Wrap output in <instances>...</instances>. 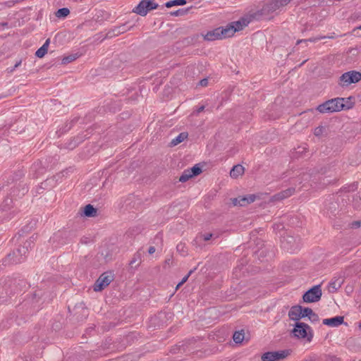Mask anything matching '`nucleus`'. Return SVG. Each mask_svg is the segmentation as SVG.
<instances>
[{
  "label": "nucleus",
  "mask_w": 361,
  "mask_h": 361,
  "mask_svg": "<svg viewBox=\"0 0 361 361\" xmlns=\"http://www.w3.org/2000/svg\"><path fill=\"white\" fill-rule=\"evenodd\" d=\"M249 23L250 21L247 18H240L237 21L228 24L225 27H219L207 32L204 39L208 41H214L232 37L236 32L242 30Z\"/></svg>",
  "instance_id": "obj_1"
},
{
  "label": "nucleus",
  "mask_w": 361,
  "mask_h": 361,
  "mask_svg": "<svg viewBox=\"0 0 361 361\" xmlns=\"http://www.w3.org/2000/svg\"><path fill=\"white\" fill-rule=\"evenodd\" d=\"M344 107L343 98L330 99L317 107V110L322 114L339 111Z\"/></svg>",
  "instance_id": "obj_2"
},
{
  "label": "nucleus",
  "mask_w": 361,
  "mask_h": 361,
  "mask_svg": "<svg viewBox=\"0 0 361 361\" xmlns=\"http://www.w3.org/2000/svg\"><path fill=\"white\" fill-rule=\"evenodd\" d=\"M159 5L154 0H141L133 11L140 16H145L149 11L157 8Z\"/></svg>",
  "instance_id": "obj_3"
},
{
  "label": "nucleus",
  "mask_w": 361,
  "mask_h": 361,
  "mask_svg": "<svg viewBox=\"0 0 361 361\" xmlns=\"http://www.w3.org/2000/svg\"><path fill=\"white\" fill-rule=\"evenodd\" d=\"M361 80V73L355 71L346 72L340 77V85L347 87L352 83H356Z\"/></svg>",
  "instance_id": "obj_4"
},
{
  "label": "nucleus",
  "mask_w": 361,
  "mask_h": 361,
  "mask_svg": "<svg viewBox=\"0 0 361 361\" xmlns=\"http://www.w3.org/2000/svg\"><path fill=\"white\" fill-rule=\"evenodd\" d=\"M310 330V327L307 324L302 322H296L293 330V334L295 337L300 338H306L307 341H310L312 338V335L308 332Z\"/></svg>",
  "instance_id": "obj_5"
},
{
  "label": "nucleus",
  "mask_w": 361,
  "mask_h": 361,
  "mask_svg": "<svg viewBox=\"0 0 361 361\" xmlns=\"http://www.w3.org/2000/svg\"><path fill=\"white\" fill-rule=\"evenodd\" d=\"M290 354L289 350H283L279 351L267 352L262 355V361H279Z\"/></svg>",
  "instance_id": "obj_6"
},
{
  "label": "nucleus",
  "mask_w": 361,
  "mask_h": 361,
  "mask_svg": "<svg viewBox=\"0 0 361 361\" xmlns=\"http://www.w3.org/2000/svg\"><path fill=\"white\" fill-rule=\"evenodd\" d=\"M114 276L111 273H104L102 274L99 279L96 281L94 286V291H101L104 288L108 286L109 283L113 281Z\"/></svg>",
  "instance_id": "obj_7"
},
{
  "label": "nucleus",
  "mask_w": 361,
  "mask_h": 361,
  "mask_svg": "<svg viewBox=\"0 0 361 361\" xmlns=\"http://www.w3.org/2000/svg\"><path fill=\"white\" fill-rule=\"evenodd\" d=\"M322 297V290L319 286H315L303 295V300L305 302H317Z\"/></svg>",
  "instance_id": "obj_8"
},
{
  "label": "nucleus",
  "mask_w": 361,
  "mask_h": 361,
  "mask_svg": "<svg viewBox=\"0 0 361 361\" xmlns=\"http://www.w3.org/2000/svg\"><path fill=\"white\" fill-rule=\"evenodd\" d=\"M28 250L26 246L18 247L16 251H14L12 255L8 256V259L13 264L21 263L24 261Z\"/></svg>",
  "instance_id": "obj_9"
},
{
  "label": "nucleus",
  "mask_w": 361,
  "mask_h": 361,
  "mask_svg": "<svg viewBox=\"0 0 361 361\" xmlns=\"http://www.w3.org/2000/svg\"><path fill=\"white\" fill-rule=\"evenodd\" d=\"M290 1L291 0H272L264 6L263 11L268 13H273L288 4Z\"/></svg>",
  "instance_id": "obj_10"
},
{
  "label": "nucleus",
  "mask_w": 361,
  "mask_h": 361,
  "mask_svg": "<svg viewBox=\"0 0 361 361\" xmlns=\"http://www.w3.org/2000/svg\"><path fill=\"white\" fill-rule=\"evenodd\" d=\"M343 317L336 316L332 318L324 319L323 320V324L329 326L336 327L343 324Z\"/></svg>",
  "instance_id": "obj_11"
},
{
  "label": "nucleus",
  "mask_w": 361,
  "mask_h": 361,
  "mask_svg": "<svg viewBox=\"0 0 361 361\" xmlns=\"http://www.w3.org/2000/svg\"><path fill=\"white\" fill-rule=\"evenodd\" d=\"M288 316L291 320L298 321L302 318V306L298 305L292 307L288 312Z\"/></svg>",
  "instance_id": "obj_12"
},
{
  "label": "nucleus",
  "mask_w": 361,
  "mask_h": 361,
  "mask_svg": "<svg viewBox=\"0 0 361 361\" xmlns=\"http://www.w3.org/2000/svg\"><path fill=\"white\" fill-rule=\"evenodd\" d=\"M343 280L341 279H336L331 280L328 286V290L330 293H334L341 287Z\"/></svg>",
  "instance_id": "obj_13"
},
{
  "label": "nucleus",
  "mask_w": 361,
  "mask_h": 361,
  "mask_svg": "<svg viewBox=\"0 0 361 361\" xmlns=\"http://www.w3.org/2000/svg\"><path fill=\"white\" fill-rule=\"evenodd\" d=\"M295 190L293 188H288L283 190L274 196V200H281L291 196L294 193Z\"/></svg>",
  "instance_id": "obj_14"
},
{
  "label": "nucleus",
  "mask_w": 361,
  "mask_h": 361,
  "mask_svg": "<svg viewBox=\"0 0 361 361\" xmlns=\"http://www.w3.org/2000/svg\"><path fill=\"white\" fill-rule=\"evenodd\" d=\"M50 40L49 39H47L44 44L39 48L37 51L35 52V55L38 58H42L45 56V54L47 53L48 47L49 45Z\"/></svg>",
  "instance_id": "obj_15"
},
{
  "label": "nucleus",
  "mask_w": 361,
  "mask_h": 361,
  "mask_svg": "<svg viewBox=\"0 0 361 361\" xmlns=\"http://www.w3.org/2000/svg\"><path fill=\"white\" fill-rule=\"evenodd\" d=\"M244 173V167L242 165H236L233 167L230 171V176L232 178H238Z\"/></svg>",
  "instance_id": "obj_16"
},
{
  "label": "nucleus",
  "mask_w": 361,
  "mask_h": 361,
  "mask_svg": "<svg viewBox=\"0 0 361 361\" xmlns=\"http://www.w3.org/2000/svg\"><path fill=\"white\" fill-rule=\"evenodd\" d=\"M97 213V209L91 204H87L84 208V214L87 216H95Z\"/></svg>",
  "instance_id": "obj_17"
},
{
  "label": "nucleus",
  "mask_w": 361,
  "mask_h": 361,
  "mask_svg": "<svg viewBox=\"0 0 361 361\" xmlns=\"http://www.w3.org/2000/svg\"><path fill=\"white\" fill-rule=\"evenodd\" d=\"M188 137V134L186 133H180L177 137H176L174 139L171 140V145L176 146L178 144L182 142L183 140H185Z\"/></svg>",
  "instance_id": "obj_18"
},
{
  "label": "nucleus",
  "mask_w": 361,
  "mask_h": 361,
  "mask_svg": "<svg viewBox=\"0 0 361 361\" xmlns=\"http://www.w3.org/2000/svg\"><path fill=\"white\" fill-rule=\"evenodd\" d=\"M245 334L243 331H235L233 334V339L235 343H241L244 340Z\"/></svg>",
  "instance_id": "obj_19"
},
{
  "label": "nucleus",
  "mask_w": 361,
  "mask_h": 361,
  "mask_svg": "<svg viewBox=\"0 0 361 361\" xmlns=\"http://www.w3.org/2000/svg\"><path fill=\"white\" fill-rule=\"evenodd\" d=\"M192 178L191 172L189 169L184 170L182 175L179 178V181L182 183H185L188 181L189 179Z\"/></svg>",
  "instance_id": "obj_20"
},
{
  "label": "nucleus",
  "mask_w": 361,
  "mask_h": 361,
  "mask_svg": "<svg viewBox=\"0 0 361 361\" xmlns=\"http://www.w3.org/2000/svg\"><path fill=\"white\" fill-rule=\"evenodd\" d=\"M234 205L245 206L247 204V197H239L232 200Z\"/></svg>",
  "instance_id": "obj_21"
},
{
  "label": "nucleus",
  "mask_w": 361,
  "mask_h": 361,
  "mask_svg": "<svg viewBox=\"0 0 361 361\" xmlns=\"http://www.w3.org/2000/svg\"><path fill=\"white\" fill-rule=\"evenodd\" d=\"M186 4V0H172L167 1L165 4V6L167 8H171L175 6H182Z\"/></svg>",
  "instance_id": "obj_22"
},
{
  "label": "nucleus",
  "mask_w": 361,
  "mask_h": 361,
  "mask_svg": "<svg viewBox=\"0 0 361 361\" xmlns=\"http://www.w3.org/2000/svg\"><path fill=\"white\" fill-rule=\"evenodd\" d=\"M78 58V55L77 54H71L66 56H64L61 60V63L63 65L71 63Z\"/></svg>",
  "instance_id": "obj_23"
},
{
  "label": "nucleus",
  "mask_w": 361,
  "mask_h": 361,
  "mask_svg": "<svg viewBox=\"0 0 361 361\" xmlns=\"http://www.w3.org/2000/svg\"><path fill=\"white\" fill-rule=\"evenodd\" d=\"M70 13V11L68 8H60L59 9L56 13V16L57 18H66V16H68V14Z\"/></svg>",
  "instance_id": "obj_24"
},
{
  "label": "nucleus",
  "mask_w": 361,
  "mask_h": 361,
  "mask_svg": "<svg viewBox=\"0 0 361 361\" xmlns=\"http://www.w3.org/2000/svg\"><path fill=\"white\" fill-rule=\"evenodd\" d=\"M212 236H213L212 233L200 234L197 236L195 241V243H197V242H200L202 240L207 241V240H210L212 238Z\"/></svg>",
  "instance_id": "obj_25"
},
{
  "label": "nucleus",
  "mask_w": 361,
  "mask_h": 361,
  "mask_svg": "<svg viewBox=\"0 0 361 361\" xmlns=\"http://www.w3.org/2000/svg\"><path fill=\"white\" fill-rule=\"evenodd\" d=\"M192 177L199 175L202 172V169L197 166L195 165L192 168L189 169Z\"/></svg>",
  "instance_id": "obj_26"
},
{
  "label": "nucleus",
  "mask_w": 361,
  "mask_h": 361,
  "mask_svg": "<svg viewBox=\"0 0 361 361\" xmlns=\"http://www.w3.org/2000/svg\"><path fill=\"white\" fill-rule=\"evenodd\" d=\"M325 37H314V38H310L308 39H300L297 42V44H300L301 42H306L307 41L309 42H317L322 39H324Z\"/></svg>",
  "instance_id": "obj_27"
},
{
  "label": "nucleus",
  "mask_w": 361,
  "mask_h": 361,
  "mask_svg": "<svg viewBox=\"0 0 361 361\" xmlns=\"http://www.w3.org/2000/svg\"><path fill=\"white\" fill-rule=\"evenodd\" d=\"M324 128L323 126H318L314 130V135L317 137L322 135L324 133Z\"/></svg>",
  "instance_id": "obj_28"
},
{
  "label": "nucleus",
  "mask_w": 361,
  "mask_h": 361,
  "mask_svg": "<svg viewBox=\"0 0 361 361\" xmlns=\"http://www.w3.org/2000/svg\"><path fill=\"white\" fill-rule=\"evenodd\" d=\"M313 312L312 310L309 308V307H305L303 308L302 307V317H309V315H310Z\"/></svg>",
  "instance_id": "obj_29"
},
{
  "label": "nucleus",
  "mask_w": 361,
  "mask_h": 361,
  "mask_svg": "<svg viewBox=\"0 0 361 361\" xmlns=\"http://www.w3.org/2000/svg\"><path fill=\"white\" fill-rule=\"evenodd\" d=\"M308 318L312 322H317L319 321L318 315L314 312L310 315H309Z\"/></svg>",
  "instance_id": "obj_30"
},
{
  "label": "nucleus",
  "mask_w": 361,
  "mask_h": 361,
  "mask_svg": "<svg viewBox=\"0 0 361 361\" xmlns=\"http://www.w3.org/2000/svg\"><path fill=\"white\" fill-rule=\"evenodd\" d=\"M288 243V238H283L281 241V246L283 249L287 250L288 251H292V247H288L286 244Z\"/></svg>",
  "instance_id": "obj_31"
},
{
  "label": "nucleus",
  "mask_w": 361,
  "mask_h": 361,
  "mask_svg": "<svg viewBox=\"0 0 361 361\" xmlns=\"http://www.w3.org/2000/svg\"><path fill=\"white\" fill-rule=\"evenodd\" d=\"M176 248H177V250L178 252H181L183 255H184L185 253L186 252V250H185V245L183 243H179L177 245Z\"/></svg>",
  "instance_id": "obj_32"
},
{
  "label": "nucleus",
  "mask_w": 361,
  "mask_h": 361,
  "mask_svg": "<svg viewBox=\"0 0 361 361\" xmlns=\"http://www.w3.org/2000/svg\"><path fill=\"white\" fill-rule=\"evenodd\" d=\"M186 13V10H184V9H178L174 12H171V16H180V15H183Z\"/></svg>",
  "instance_id": "obj_33"
},
{
  "label": "nucleus",
  "mask_w": 361,
  "mask_h": 361,
  "mask_svg": "<svg viewBox=\"0 0 361 361\" xmlns=\"http://www.w3.org/2000/svg\"><path fill=\"white\" fill-rule=\"evenodd\" d=\"M191 273H192V271H190L189 272V274H188L187 276H184V277L183 278V279L181 280V281H180V282L177 285V286H176V289H178L180 286H181L183 283H185L187 281V280H188V277H189V276H190V274Z\"/></svg>",
  "instance_id": "obj_34"
},
{
  "label": "nucleus",
  "mask_w": 361,
  "mask_h": 361,
  "mask_svg": "<svg viewBox=\"0 0 361 361\" xmlns=\"http://www.w3.org/2000/svg\"><path fill=\"white\" fill-rule=\"evenodd\" d=\"M247 197V204L253 202L255 200V196L253 195H249Z\"/></svg>",
  "instance_id": "obj_35"
},
{
  "label": "nucleus",
  "mask_w": 361,
  "mask_h": 361,
  "mask_svg": "<svg viewBox=\"0 0 361 361\" xmlns=\"http://www.w3.org/2000/svg\"><path fill=\"white\" fill-rule=\"evenodd\" d=\"M208 84V80L207 78L202 79L200 81V85L202 87L207 86Z\"/></svg>",
  "instance_id": "obj_36"
},
{
  "label": "nucleus",
  "mask_w": 361,
  "mask_h": 361,
  "mask_svg": "<svg viewBox=\"0 0 361 361\" xmlns=\"http://www.w3.org/2000/svg\"><path fill=\"white\" fill-rule=\"evenodd\" d=\"M359 30H361V25L358 27H355L353 30V33H358Z\"/></svg>",
  "instance_id": "obj_37"
},
{
  "label": "nucleus",
  "mask_w": 361,
  "mask_h": 361,
  "mask_svg": "<svg viewBox=\"0 0 361 361\" xmlns=\"http://www.w3.org/2000/svg\"><path fill=\"white\" fill-rule=\"evenodd\" d=\"M20 64H21V61H19L18 62H17V63L15 64L14 67H13L12 69H11V71H11V72H13V71L16 68H18Z\"/></svg>",
  "instance_id": "obj_38"
},
{
  "label": "nucleus",
  "mask_w": 361,
  "mask_h": 361,
  "mask_svg": "<svg viewBox=\"0 0 361 361\" xmlns=\"http://www.w3.org/2000/svg\"><path fill=\"white\" fill-rule=\"evenodd\" d=\"M154 252H155V247H154L151 246V247H149L148 252H149L150 255H152V254L154 253Z\"/></svg>",
  "instance_id": "obj_39"
},
{
  "label": "nucleus",
  "mask_w": 361,
  "mask_h": 361,
  "mask_svg": "<svg viewBox=\"0 0 361 361\" xmlns=\"http://www.w3.org/2000/svg\"><path fill=\"white\" fill-rule=\"evenodd\" d=\"M360 225V222H359V221H355L352 224L353 227H355V228L359 227Z\"/></svg>",
  "instance_id": "obj_40"
},
{
  "label": "nucleus",
  "mask_w": 361,
  "mask_h": 361,
  "mask_svg": "<svg viewBox=\"0 0 361 361\" xmlns=\"http://www.w3.org/2000/svg\"><path fill=\"white\" fill-rule=\"evenodd\" d=\"M125 32V27L124 25L118 27V33H121Z\"/></svg>",
  "instance_id": "obj_41"
},
{
  "label": "nucleus",
  "mask_w": 361,
  "mask_h": 361,
  "mask_svg": "<svg viewBox=\"0 0 361 361\" xmlns=\"http://www.w3.org/2000/svg\"><path fill=\"white\" fill-rule=\"evenodd\" d=\"M204 109V106H201L197 109V113L199 114Z\"/></svg>",
  "instance_id": "obj_42"
},
{
  "label": "nucleus",
  "mask_w": 361,
  "mask_h": 361,
  "mask_svg": "<svg viewBox=\"0 0 361 361\" xmlns=\"http://www.w3.org/2000/svg\"><path fill=\"white\" fill-rule=\"evenodd\" d=\"M135 262H136V259H133V260H131V262H130V264H134Z\"/></svg>",
  "instance_id": "obj_43"
},
{
  "label": "nucleus",
  "mask_w": 361,
  "mask_h": 361,
  "mask_svg": "<svg viewBox=\"0 0 361 361\" xmlns=\"http://www.w3.org/2000/svg\"><path fill=\"white\" fill-rule=\"evenodd\" d=\"M360 327L361 328V324H360Z\"/></svg>",
  "instance_id": "obj_44"
}]
</instances>
